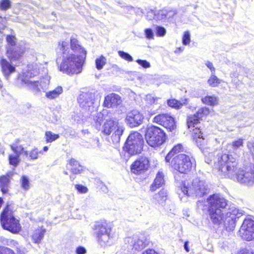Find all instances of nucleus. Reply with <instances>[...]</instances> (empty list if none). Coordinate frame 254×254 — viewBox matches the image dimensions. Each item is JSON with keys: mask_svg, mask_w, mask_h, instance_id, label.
Segmentation results:
<instances>
[{"mask_svg": "<svg viewBox=\"0 0 254 254\" xmlns=\"http://www.w3.org/2000/svg\"><path fill=\"white\" fill-rule=\"evenodd\" d=\"M24 52V48L21 45L15 47L7 46L6 55L11 61H16L20 59Z\"/></svg>", "mask_w": 254, "mask_h": 254, "instance_id": "6ab92c4d", "label": "nucleus"}, {"mask_svg": "<svg viewBox=\"0 0 254 254\" xmlns=\"http://www.w3.org/2000/svg\"><path fill=\"white\" fill-rule=\"evenodd\" d=\"M156 34L158 37H163L166 33V29L161 26H156L155 27Z\"/></svg>", "mask_w": 254, "mask_h": 254, "instance_id": "49530a36", "label": "nucleus"}, {"mask_svg": "<svg viewBox=\"0 0 254 254\" xmlns=\"http://www.w3.org/2000/svg\"><path fill=\"white\" fill-rule=\"evenodd\" d=\"M0 65L1 71L7 79H8L10 74L15 71V67L4 58L1 59Z\"/></svg>", "mask_w": 254, "mask_h": 254, "instance_id": "5701e85b", "label": "nucleus"}, {"mask_svg": "<svg viewBox=\"0 0 254 254\" xmlns=\"http://www.w3.org/2000/svg\"><path fill=\"white\" fill-rule=\"evenodd\" d=\"M136 62L145 68H149L151 66L150 64L146 60L138 59L136 61Z\"/></svg>", "mask_w": 254, "mask_h": 254, "instance_id": "8fccbe9b", "label": "nucleus"}, {"mask_svg": "<svg viewBox=\"0 0 254 254\" xmlns=\"http://www.w3.org/2000/svg\"><path fill=\"white\" fill-rule=\"evenodd\" d=\"M206 66L210 69L211 73H215V68L214 67L213 64L209 62L206 61L205 63Z\"/></svg>", "mask_w": 254, "mask_h": 254, "instance_id": "6e6d98bb", "label": "nucleus"}, {"mask_svg": "<svg viewBox=\"0 0 254 254\" xmlns=\"http://www.w3.org/2000/svg\"><path fill=\"white\" fill-rule=\"evenodd\" d=\"M178 50H181V51H183V50H184V49H182L181 48H178Z\"/></svg>", "mask_w": 254, "mask_h": 254, "instance_id": "338daca9", "label": "nucleus"}, {"mask_svg": "<svg viewBox=\"0 0 254 254\" xmlns=\"http://www.w3.org/2000/svg\"><path fill=\"white\" fill-rule=\"evenodd\" d=\"M145 100L147 104L152 105L158 104L159 98L154 97L151 94H149L146 95Z\"/></svg>", "mask_w": 254, "mask_h": 254, "instance_id": "58836bf2", "label": "nucleus"}, {"mask_svg": "<svg viewBox=\"0 0 254 254\" xmlns=\"http://www.w3.org/2000/svg\"><path fill=\"white\" fill-rule=\"evenodd\" d=\"M184 104H185V102L182 103L180 101H178L175 99L168 100V106L176 109L180 108Z\"/></svg>", "mask_w": 254, "mask_h": 254, "instance_id": "ea45409f", "label": "nucleus"}, {"mask_svg": "<svg viewBox=\"0 0 254 254\" xmlns=\"http://www.w3.org/2000/svg\"><path fill=\"white\" fill-rule=\"evenodd\" d=\"M153 122L163 126L168 130L172 131L176 128L174 119L167 114H159L154 117Z\"/></svg>", "mask_w": 254, "mask_h": 254, "instance_id": "ddd939ff", "label": "nucleus"}, {"mask_svg": "<svg viewBox=\"0 0 254 254\" xmlns=\"http://www.w3.org/2000/svg\"><path fill=\"white\" fill-rule=\"evenodd\" d=\"M164 184V174L162 172L159 171L155 178L153 183L150 187L151 191H155Z\"/></svg>", "mask_w": 254, "mask_h": 254, "instance_id": "393cba45", "label": "nucleus"}, {"mask_svg": "<svg viewBox=\"0 0 254 254\" xmlns=\"http://www.w3.org/2000/svg\"><path fill=\"white\" fill-rule=\"evenodd\" d=\"M0 222L4 229L13 233H18L21 230L19 221L15 218L9 204L6 205L1 214Z\"/></svg>", "mask_w": 254, "mask_h": 254, "instance_id": "0eeeda50", "label": "nucleus"}, {"mask_svg": "<svg viewBox=\"0 0 254 254\" xmlns=\"http://www.w3.org/2000/svg\"><path fill=\"white\" fill-rule=\"evenodd\" d=\"M207 82L210 86L216 87L220 83L221 80L215 75V73H211Z\"/></svg>", "mask_w": 254, "mask_h": 254, "instance_id": "f704fd0d", "label": "nucleus"}, {"mask_svg": "<svg viewBox=\"0 0 254 254\" xmlns=\"http://www.w3.org/2000/svg\"><path fill=\"white\" fill-rule=\"evenodd\" d=\"M70 179L71 181H72L74 179V177L72 176H70Z\"/></svg>", "mask_w": 254, "mask_h": 254, "instance_id": "0e129e2a", "label": "nucleus"}, {"mask_svg": "<svg viewBox=\"0 0 254 254\" xmlns=\"http://www.w3.org/2000/svg\"><path fill=\"white\" fill-rule=\"evenodd\" d=\"M107 63L106 58L103 55H101L95 60L96 68L98 70L102 69Z\"/></svg>", "mask_w": 254, "mask_h": 254, "instance_id": "72a5a7b5", "label": "nucleus"}, {"mask_svg": "<svg viewBox=\"0 0 254 254\" xmlns=\"http://www.w3.org/2000/svg\"><path fill=\"white\" fill-rule=\"evenodd\" d=\"M126 241L131 244L133 248L136 250H141L148 245L149 239L144 234L134 235L132 237H128Z\"/></svg>", "mask_w": 254, "mask_h": 254, "instance_id": "dca6fc26", "label": "nucleus"}, {"mask_svg": "<svg viewBox=\"0 0 254 254\" xmlns=\"http://www.w3.org/2000/svg\"><path fill=\"white\" fill-rule=\"evenodd\" d=\"M183 150V147L182 144H178L174 146L172 150L167 154L165 157V160L167 162H169L173 156Z\"/></svg>", "mask_w": 254, "mask_h": 254, "instance_id": "7c9ffc66", "label": "nucleus"}, {"mask_svg": "<svg viewBox=\"0 0 254 254\" xmlns=\"http://www.w3.org/2000/svg\"><path fill=\"white\" fill-rule=\"evenodd\" d=\"M16 38L13 35H7L6 37V41L8 43L7 46L15 47L16 45H19L20 44H16Z\"/></svg>", "mask_w": 254, "mask_h": 254, "instance_id": "de8ad7c7", "label": "nucleus"}, {"mask_svg": "<svg viewBox=\"0 0 254 254\" xmlns=\"http://www.w3.org/2000/svg\"><path fill=\"white\" fill-rule=\"evenodd\" d=\"M209 109L207 107H202L198 109L195 114L188 116L187 125L189 128L197 127V124L200 120L204 116L209 114Z\"/></svg>", "mask_w": 254, "mask_h": 254, "instance_id": "a211bd4d", "label": "nucleus"}, {"mask_svg": "<svg viewBox=\"0 0 254 254\" xmlns=\"http://www.w3.org/2000/svg\"><path fill=\"white\" fill-rule=\"evenodd\" d=\"M94 94L91 92H82L78 98V102L80 107L86 111L91 113L94 110Z\"/></svg>", "mask_w": 254, "mask_h": 254, "instance_id": "4468645a", "label": "nucleus"}, {"mask_svg": "<svg viewBox=\"0 0 254 254\" xmlns=\"http://www.w3.org/2000/svg\"><path fill=\"white\" fill-rule=\"evenodd\" d=\"M171 165L179 172L186 174L191 170L192 163L190 156L185 154H180L172 159Z\"/></svg>", "mask_w": 254, "mask_h": 254, "instance_id": "9d476101", "label": "nucleus"}, {"mask_svg": "<svg viewBox=\"0 0 254 254\" xmlns=\"http://www.w3.org/2000/svg\"><path fill=\"white\" fill-rule=\"evenodd\" d=\"M240 236L248 241L254 240V220L246 218L239 230Z\"/></svg>", "mask_w": 254, "mask_h": 254, "instance_id": "f8f14e48", "label": "nucleus"}, {"mask_svg": "<svg viewBox=\"0 0 254 254\" xmlns=\"http://www.w3.org/2000/svg\"><path fill=\"white\" fill-rule=\"evenodd\" d=\"M122 103L121 97L116 93H111L105 97L103 106L108 108L116 107Z\"/></svg>", "mask_w": 254, "mask_h": 254, "instance_id": "aec40b11", "label": "nucleus"}, {"mask_svg": "<svg viewBox=\"0 0 254 254\" xmlns=\"http://www.w3.org/2000/svg\"><path fill=\"white\" fill-rule=\"evenodd\" d=\"M64 174H65V175H68V172L66 171H64Z\"/></svg>", "mask_w": 254, "mask_h": 254, "instance_id": "69168bd1", "label": "nucleus"}, {"mask_svg": "<svg viewBox=\"0 0 254 254\" xmlns=\"http://www.w3.org/2000/svg\"><path fill=\"white\" fill-rule=\"evenodd\" d=\"M167 191L164 189L161 190L158 193L155 194L154 198L160 204H163L167 199Z\"/></svg>", "mask_w": 254, "mask_h": 254, "instance_id": "473e14b6", "label": "nucleus"}, {"mask_svg": "<svg viewBox=\"0 0 254 254\" xmlns=\"http://www.w3.org/2000/svg\"><path fill=\"white\" fill-rule=\"evenodd\" d=\"M48 146H44L43 148V151H42L43 152H47L48 150Z\"/></svg>", "mask_w": 254, "mask_h": 254, "instance_id": "e2e57ef3", "label": "nucleus"}, {"mask_svg": "<svg viewBox=\"0 0 254 254\" xmlns=\"http://www.w3.org/2000/svg\"><path fill=\"white\" fill-rule=\"evenodd\" d=\"M10 179V176L9 174L0 177V188L4 193L8 192Z\"/></svg>", "mask_w": 254, "mask_h": 254, "instance_id": "bb28decb", "label": "nucleus"}, {"mask_svg": "<svg viewBox=\"0 0 254 254\" xmlns=\"http://www.w3.org/2000/svg\"><path fill=\"white\" fill-rule=\"evenodd\" d=\"M200 149L205 157V162L209 164L211 161L212 158L214 156L213 149L206 145Z\"/></svg>", "mask_w": 254, "mask_h": 254, "instance_id": "c85d7f7f", "label": "nucleus"}, {"mask_svg": "<svg viewBox=\"0 0 254 254\" xmlns=\"http://www.w3.org/2000/svg\"><path fill=\"white\" fill-rule=\"evenodd\" d=\"M21 185L22 189L25 190H28L29 189V180L27 177L26 176H22L21 180Z\"/></svg>", "mask_w": 254, "mask_h": 254, "instance_id": "c03bdc74", "label": "nucleus"}, {"mask_svg": "<svg viewBox=\"0 0 254 254\" xmlns=\"http://www.w3.org/2000/svg\"><path fill=\"white\" fill-rule=\"evenodd\" d=\"M88 142L90 143V147L91 148H100L101 147V145L99 142V139L97 137L90 139Z\"/></svg>", "mask_w": 254, "mask_h": 254, "instance_id": "37998d69", "label": "nucleus"}, {"mask_svg": "<svg viewBox=\"0 0 254 254\" xmlns=\"http://www.w3.org/2000/svg\"><path fill=\"white\" fill-rule=\"evenodd\" d=\"M202 102L208 105L214 106L218 104V98L215 96H206L201 98Z\"/></svg>", "mask_w": 254, "mask_h": 254, "instance_id": "2f4dec72", "label": "nucleus"}, {"mask_svg": "<svg viewBox=\"0 0 254 254\" xmlns=\"http://www.w3.org/2000/svg\"><path fill=\"white\" fill-rule=\"evenodd\" d=\"M66 167L73 174H80L83 171V167L79 164L78 161L73 158L69 161Z\"/></svg>", "mask_w": 254, "mask_h": 254, "instance_id": "b1692460", "label": "nucleus"}, {"mask_svg": "<svg viewBox=\"0 0 254 254\" xmlns=\"http://www.w3.org/2000/svg\"><path fill=\"white\" fill-rule=\"evenodd\" d=\"M63 92L61 86H58L53 90L46 92L45 96L47 99L53 100L58 98Z\"/></svg>", "mask_w": 254, "mask_h": 254, "instance_id": "a878e982", "label": "nucleus"}, {"mask_svg": "<svg viewBox=\"0 0 254 254\" xmlns=\"http://www.w3.org/2000/svg\"><path fill=\"white\" fill-rule=\"evenodd\" d=\"M86 253V250L83 247H78L76 249V254H85Z\"/></svg>", "mask_w": 254, "mask_h": 254, "instance_id": "13d9d810", "label": "nucleus"}, {"mask_svg": "<svg viewBox=\"0 0 254 254\" xmlns=\"http://www.w3.org/2000/svg\"><path fill=\"white\" fill-rule=\"evenodd\" d=\"M11 2L10 0H1L0 1V9L6 11L10 8Z\"/></svg>", "mask_w": 254, "mask_h": 254, "instance_id": "79ce46f5", "label": "nucleus"}, {"mask_svg": "<svg viewBox=\"0 0 254 254\" xmlns=\"http://www.w3.org/2000/svg\"><path fill=\"white\" fill-rule=\"evenodd\" d=\"M210 189L208 184L199 178H195L190 181H184L178 190L179 195H183L189 196L201 197L209 192Z\"/></svg>", "mask_w": 254, "mask_h": 254, "instance_id": "20e7f679", "label": "nucleus"}, {"mask_svg": "<svg viewBox=\"0 0 254 254\" xmlns=\"http://www.w3.org/2000/svg\"><path fill=\"white\" fill-rule=\"evenodd\" d=\"M190 35L189 31H186L184 32L182 43L184 45H187L190 44Z\"/></svg>", "mask_w": 254, "mask_h": 254, "instance_id": "09e8293b", "label": "nucleus"}, {"mask_svg": "<svg viewBox=\"0 0 254 254\" xmlns=\"http://www.w3.org/2000/svg\"><path fill=\"white\" fill-rule=\"evenodd\" d=\"M103 113H98L94 119L95 121V127L98 130H100L101 129V125L103 121Z\"/></svg>", "mask_w": 254, "mask_h": 254, "instance_id": "c9c22d12", "label": "nucleus"}, {"mask_svg": "<svg viewBox=\"0 0 254 254\" xmlns=\"http://www.w3.org/2000/svg\"><path fill=\"white\" fill-rule=\"evenodd\" d=\"M184 249L186 251V252H189L190 251V249L189 248V244L188 242H186L184 244Z\"/></svg>", "mask_w": 254, "mask_h": 254, "instance_id": "680f3d73", "label": "nucleus"}, {"mask_svg": "<svg viewBox=\"0 0 254 254\" xmlns=\"http://www.w3.org/2000/svg\"><path fill=\"white\" fill-rule=\"evenodd\" d=\"M145 139L149 145L155 147L162 145L165 141L166 134L159 127L152 126L148 128Z\"/></svg>", "mask_w": 254, "mask_h": 254, "instance_id": "1a4fd4ad", "label": "nucleus"}, {"mask_svg": "<svg viewBox=\"0 0 254 254\" xmlns=\"http://www.w3.org/2000/svg\"><path fill=\"white\" fill-rule=\"evenodd\" d=\"M142 254H159L153 249H148L144 251Z\"/></svg>", "mask_w": 254, "mask_h": 254, "instance_id": "052dcab7", "label": "nucleus"}, {"mask_svg": "<svg viewBox=\"0 0 254 254\" xmlns=\"http://www.w3.org/2000/svg\"><path fill=\"white\" fill-rule=\"evenodd\" d=\"M26 251L25 249L22 247H19L17 248V254H25Z\"/></svg>", "mask_w": 254, "mask_h": 254, "instance_id": "bf43d9fd", "label": "nucleus"}, {"mask_svg": "<svg viewBox=\"0 0 254 254\" xmlns=\"http://www.w3.org/2000/svg\"><path fill=\"white\" fill-rule=\"evenodd\" d=\"M41 154H43V152L41 150L39 151L37 148H34L29 152H24V155L29 160L37 159Z\"/></svg>", "mask_w": 254, "mask_h": 254, "instance_id": "c756f323", "label": "nucleus"}, {"mask_svg": "<svg viewBox=\"0 0 254 254\" xmlns=\"http://www.w3.org/2000/svg\"><path fill=\"white\" fill-rule=\"evenodd\" d=\"M194 131V138L195 139L196 143L199 149L207 145V138L206 135L203 134L198 127H195Z\"/></svg>", "mask_w": 254, "mask_h": 254, "instance_id": "4be33fe9", "label": "nucleus"}, {"mask_svg": "<svg viewBox=\"0 0 254 254\" xmlns=\"http://www.w3.org/2000/svg\"><path fill=\"white\" fill-rule=\"evenodd\" d=\"M231 149L230 150L229 154H231L234 157L237 159L243 154V150L241 148L243 146V140L242 139H239L237 140L234 141L231 144Z\"/></svg>", "mask_w": 254, "mask_h": 254, "instance_id": "412c9836", "label": "nucleus"}, {"mask_svg": "<svg viewBox=\"0 0 254 254\" xmlns=\"http://www.w3.org/2000/svg\"><path fill=\"white\" fill-rule=\"evenodd\" d=\"M11 149L14 152L15 154L20 156L21 154H24V148L21 145H17L15 144L11 145Z\"/></svg>", "mask_w": 254, "mask_h": 254, "instance_id": "a19ab883", "label": "nucleus"}, {"mask_svg": "<svg viewBox=\"0 0 254 254\" xmlns=\"http://www.w3.org/2000/svg\"><path fill=\"white\" fill-rule=\"evenodd\" d=\"M93 236L101 247L110 246L113 237L111 225L106 221L96 222L92 226Z\"/></svg>", "mask_w": 254, "mask_h": 254, "instance_id": "39448f33", "label": "nucleus"}, {"mask_svg": "<svg viewBox=\"0 0 254 254\" xmlns=\"http://www.w3.org/2000/svg\"><path fill=\"white\" fill-rule=\"evenodd\" d=\"M143 120V115L138 111L132 110L127 114L125 121L128 127L133 128L142 124Z\"/></svg>", "mask_w": 254, "mask_h": 254, "instance_id": "f3484780", "label": "nucleus"}, {"mask_svg": "<svg viewBox=\"0 0 254 254\" xmlns=\"http://www.w3.org/2000/svg\"><path fill=\"white\" fill-rule=\"evenodd\" d=\"M86 57V50L75 36L59 42L57 63L63 73L69 75L80 73Z\"/></svg>", "mask_w": 254, "mask_h": 254, "instance_id": "f257e3e1", "label": "nucleus"}, {"mask_svg": "<svg viewBox=\"0 0 254 254\" xmlns=\"http://www.w3.org/2000/svg\"><path fill=\"white\" fill-rule=\"evenodd\" d=\"M0 254H15L10 249L5 247H0Z\"/></svg>", "mask_w": 254, "mask_h": 254, "instance_id": "864d4df0", "label": "nucleus"}, {"mask_svg": "<svg viewBox=\"0 0 254 254\" xmlns=\"http://www.w3.org/2000/svg\"><path fill=\"white\" fill-rule=\"evenodd\" d=\"M105 119L106 122L103 126L102 132L106 135H109L114 130L112 135V140L115 144L120 142L121 136L125 130L124 126L120 124L118 120L115 118L109 117Z\"/></svg>", "mask_w": 254, "mask_h": 254, "instance_id": "423d86ee", "label": "nucleus"}, {"mask_svg": "<svg viewBox=\"0 0 254 254\" xmlns=\"http://www.w3.org/2000/svg\"><path fill=\"white\" fill-rule=\"evenodd\" d=\"M176 14V9L167 7L160 10L151 9L147 12L146 17L149 20L154 19L156 21L164 22L165 20L172 18Z\"/></svg>", "mask_w": 254, "mask_h": 254, "instance_id": "9b49d317", "label": "nucleus"}, {"mask_svg": "<svg viewBox=\"0 0 254 254\" xmlns=\"http://www.w3.org/2000/svg\"><path fill=\"white\" fill-rule=\"evenodd\" d=\"M39 73V66L37 64H29L22 79V83L34 94H37L41 91L46 92L50 82L51 78L48 74L40 78L39 80H34V76Z\"/></svg>", "mask_w": 254, "mask_h": 254, "instance_id": "7ed1b4c3", "label": "nucleus"}, {"mask_svg": "<svg viewBox=\"0 0 254 254\" xmlns=\"http://www.w3.org/2000/svg\"><path fill=\"white\" fill-rule=\"evenodd\" d=\"M237 254H254V252L252 250L243 249L240 250Z\"/></svg>", "mask_w": 254, "mask_h": 254, "instance_id": "4d7b16f0", "label": "nucleus"}, {"mask_svg": "<svg viewBox=\"0 0 254 254\" xmlns=\"http://www.w3.org/2000/svg\"><path fill=\"white\" fill-rule=\"evenodd\" d=\"M247 146L250 152L252 153H254V138L248 142Z\"/></svg>", "mask_w": 254, "mask_h": 254, "instance_id": "5fc2aeb1", "label": "nucleus"}, {"mask_svg": "<svg viewBox=\"0 0 254 254\" xmlns=\"http://www.w3.org/2000/svg\"><path fill=\"white\" fill-rule=\"evenodd\" d=\"M8 159L9 164L16 167L20 162V156L16 154H11L9 155Z\"/></svg>", "mask_w": 254, "mask_h": 254, "instance_id": "4c0bfd02", "label": "nucleus"}, {"mask_svg": "<svg viewBox=\"0 0 254 254\" xmlns=\"http://www.w3.org/2000/svg\"><path fill=\"white\" fill-rule=\"evenodd\" d=\"M149 165L148 159L146 157L141 156L131 165L130 171L136 175L142 174L147 171Z\"/></svg>", "mask_w": 254, "mask_h": 254, "instance_id": "2eb2a0df", "label": "nucleus"}, {"mask_svg": "<svg viewBox=\"0 0 254 254\" xmlns=\"http://www.w3.org/2000/svg\"><path fill=\"white\" fill-rule=\"evenodd\" d=\"M75 188L80 193H85L88 191L87 188L82 185H76Z\"/></svg>", "mask_w": 254, "mask_h": 254, "instance_id": "603ef678", "label": "nucleus"}, {"mask_svg": "<svg viewBox=\"0 0 254 254\" xmlns=\"http://www.w3.org/2000/svg\"><path fill=\"white\" fill-rule=\"evenodd\" d=\"M143 142L142 135L137 131H133L127 138L124 150L130 156L139 154L143 149Z\"/></svg>", "mask_w": 254, "mask_h": 254, "instance_id": "6e6552de", "label": "nucleus"}, {"mask_svg": "<svg viewBox=\"0 0 254 254\" xmlns=\"http://www.w3.org/2000/svg\"><path fill=\"white\" fill-rule=\"evenodd\" d=\"M45 231V229L41 228L36 229L32 235V239L33 242L37 244L40 243L44 237Z\"/></svg>", "mask_w": 254, "mask_h": 254, "instance_id": "cd10ccee", "label": "nucleus"}, {"mask_svg": "<svg viewBox=\"0 0 254 254\" xmlns=\"http://www.w3.org/2000/svg\"><path fill=\"white\" fill-rule=\"evenodd\" d=\"M45 138L47 142H52L59 138V135L53 133L50 131H47L45 133Z\"/></svg>", "mask_w": 254, "mask_h": 254, "instance_id": "e433bc0d", "label": "nucleus"}, {"mask_svg": "<svg viewBox=\"0 0 254 254\" xmlns=\"http://www.w3.org/2000/svg\"><path fill=\"white\" fill-rule=\"evenodd\" d=\"M119 56L124 60L131 62L133 61L132 57L127 53L123 51H118Z\"/></svg>", "mask_w": 254, "mask_h": 254, "instance_id": "a18cd8bd", "label": "nucleus"}, {"mask_svg": "<svg viewBox=\"0 0 254 254\" xmlns=\"http://www.w3.org/2000/svg\"><path fill=\"white\" fill-rule=\"evenodd\" d=\"M145 37L148 39H154V33L151 28H146L144 30Z\"/></svg>", "mask_w": 254, "mask_h": 254, "instance_id": "3c124183", "label": "nucleus"}, {"mask_svg": "<svg viewBox=\"0 0 254 254\" xmlns=\"http://www.w3.org/2000/svg\"><path fill=\"white\" fill-rule=\"evenodd\" d=\"M210 219L216 225L223 224L227 231L233 230L237 220L244 211L235 204H228V200L219 193H214L207 198Z\"/></svg>", "mask_w": 254, "mask_h": 254, "instance_id": "f03ea898", "label": "nucleus"}]
</instances>
